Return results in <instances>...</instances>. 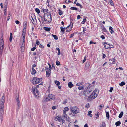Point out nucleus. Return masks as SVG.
Listing matches in <instances>:
<instances>
[{"label": "nucleus", "mask_w": 127, "mask_h": 127, "mask_svg": "<svg viewBox=\"0 0 127 127\" xmlns=\"http://www.w3.org/2000/svg\"><path fill=\"white\" fill-rule=\"evenodd\" d=\"M91 85L89 83L85 84V88L84 91L83 93V95L87 96L91 94L92 91V88L91 87Z\"/></svg>", "instance_id": "nucleus-1"}, {"label": "nucleus", "mask_w": 127, "mask_h": 127, "mask_svg": "<svg viewBox=\"0 0 127 127\" xmlns=\"http://www.w3.org/2000/svg\"><path fill=\"white\" fill-rule=\"evenodd\" d=\"M44 19L46 23H50L52 21L51 16L49 12L45 13L44 16Z\"/></svg>", "instance_id": "nucleus-2"}, {"label": "nucleus", "mask_w": 127, "mask_h": 127, "mask_svg": "<svg viewBox=\"0 0 127 127\" xmlns=\"http://www.w3.org/2000/svg\"><path fill=\"white\" fill-rule=\"evenodd\" d=\"M4 95H3L0 100V113H4Z\"/></svg>", "instance_id": "nucleus-3"}, {"label": "nucleus", "mask_w": 127, "mask_h": 127, "mask_svg": "<svg viewBox=\"0 0 127 127\" xmlns=\"http://www.w3.org/2000/svg\"><path fill=\"white\" fill-rule=\"evenodd\" d=\"M97 91H94L88 97V100L90 101H91L96 98L97 97Z\"/></svg>", "instance_id": "nucleus-4"}, {"label": "nucleus", "mask_w": 127, "mask_h": 127, "mask_svg": "<svg viewBox=\"0 0 127 127\" xmlns=\"http://www.w3.org/2000/svg\"><path fill=\"white\" fill-rule=\"evenodd\" d=\"M32 91L35 97L38 98L40 96L39 91L35 87H33L32 88Z\"/></svg>", "instance_id": "nucleus-5"}, {"label": "nucleus", "mask_w": 127, "mask_h": 127, "mask_svg": "<svg viewBox=\"0 0 127 127\" xmlns=\"http://www.w3.org/2000/svg\"><path fill=\"white\" fill-rule=\"evenodd\" d=\"M42 80L41 78L34 77L32 78L31 81V82H32L33 84H36L41 82Z\"/></svg>", "instance_id": "nucleus-6"}, {"label": "nucleus", "mask_w": 127, "mask_h": 127, "mask_svg": "<svg viewBox=\"0 0 127 127\" xmlns=\"http://www.w3.org/2000/svg\"><path fill=\"white\" fill-rule=\"evenodd\" d=\"M79 111V108L77 106L73 107L71 108V112L74 114L78 113Z\"/></svg>", "instance_id": "nucleus-7"}, {"label": "nucleus", "mask_w": 127, "mask_h": 127, "mask_svg": "<svg viewBox=\"0 0 127 127\" xmlns=\"http://www.w3.org/2000/svg\"><path fill=\"white\" fill-rule=\"evenodd\" d=\"M4 42L2 38L0 41V54H1L3 51L4 48Z\"/></svg>", "instance_id": "nucleus-8"}, {"label": "nucleus", "mask_w": 127, "mask_h": 127, "mask_svg": "<svg viewBox=\"0 0 127 127\" xmlns=\"http://www.w3.org/2000/svg\"><path fill=\"white\" fill-rule=\"evenodd\" d=\"M16 99L17 101V110H18L21 105L20 104V102L19 99V95H17L16 97Z\"/></svg>", "instance_id": "nucleus-9"}, {"label": "nucleus", "mask_w": 127, "mask_h": 127, "mask_svg": "<svg viewBox=\"0 0 127 127\" xmlns=\"http://www.w3.org/2000/svg\"><path fill=\"white\" fill-rule=\"evenodd\" d=\"M54 96L52 94H49L48 97H46V100L47 101L53 100L54 99Z\"/></svg>", "instance_id": "nucleus-10"}, {"label": "nucleus", "mask_w": 127, "mask_h": 127, "mask_svg": "<svg viewBox=\"0 0 127 127\" xmlns=\"http://www.w3.org/2000/svg\"><path fill=\"white\" fill-rule=\"evenodd\" d=\"M73 23L71 22L70 24L67 27V31L69 32L72 29L73 27Z\"/></svg>", "instance_id": "nucleus-11"}, {"label": "nucleus", "mask_w": 127, "mask_h": 127, "mask_svg": "<svg viewBox=\"0 0 127 127\" xmlns=\"http://www.w3.org/2000/svg\"><path fill=\"white\" fill-rule=\"evenodd\" d=\"M104 46L106 49H110V44H108L107 43L104 42L103 43Z\"/></svg>", "instance_id": "nucleus-12"}, {"label": "nucleus", "mask_w": 127, "mask_h": 127, "mask_svg": "<svg viewBox=\"0 0 127 127\" xmlns=\"http://www.w3.org/2000/svg\"><path fill=\"white\" fill-rule=\"evenodd\" d=\"M62 119L61 118L57 116L55 117L54 120H55L58 121L60 122L61 121Z\"/></svg>", "instance_id": "nucleus-13"}, {"label": "nucleus", "mask_w": 127, "mask_h": 127, "mask_svg": "<svg viewBox=\"0 0 127 127\" xmlns=\"http://www.w3.org/2000/svg\"><path fill=\"white\" fill-rule=\"evenodd\" d=\"M3 113H0V122H1V123L2 121L3 117Z\"/></svg>", "instance_id": "nucleus-14"}, {"label": "nucleus", "mask_w": 127, "mask_h": 127, "mask_svg": "<svg viewBox=\"0 0 127 127\" xmlns=\"http://www.w3.org/2000/svg\"><path fill=\"white\" fill-rule=\"evenodd\" d=\"M30 20L31 21L32 23L34 24V22H35V20H36V19L35 18H34L32 17V16L31 17Z\"/></svg>", "instance_id": "nucleus-15"}, {"label": "nucleus", "mask_w": 127, "mask_h": 127, "mask_svg": "<svg viewBox=\"0 0 127 127\" xmlns=\"http://www.w3.org/2000/svg\"><path fill=\"white\" fill-rule=\"evenodd\" d=\"M36 72V71L34 68H32V71H31V73L32 74H34Z\"/></svg>", "instance_id": "nucleus-16"}, {"label": "nucleus", "mask_w": 127, "mask_h": 127, "mask_svg": "<svg viewBox=\"0 0 127 127\" xmlns=\"http://www.w3.org/2000/svg\"><path fill=\"white\" fill-rule=\"evenodd\" d=\"M109 30L110 32L112 34L114 32V31L113 30V28L111 26H110L109 28Z\"/></svg>", "instance_id": "nucleus-17"}, {"label": "nucleus", "mask_w": 127, "mask_h": 127, "mask_svg": "<svg viewBox=\"0 0 127 127\" xmlns=\"http://www.w3.org/2000/svg\"><path fill=\"white\" fill-rule=\"evenodd\" d=\"M69 110V108L67 107H65L63 111V113H66V112Z\"/></svg>", "instance_id": "nucleus-18"}, {"label": "nucleus", "mask_w": 127, "mask_h": 127, "mask_svg": "<svg viewBox=\"0 0 127 127\" xmlns=\"http://www.w3.org/2000/svg\"><path fill=\"white\" fill-rule=\"evenodd\" d=\"M68 86L69 87L71 88L73 86V85L71 82H70L68 83Z\"/></svg>", "instance_id": "nucleus-19"}, {"label": "nucleus", "mask_w": 127, "mask_h": 127, "mask_svg": "<svg viewBox=\"0 0 127 127\" xmlns=\"http://www.w3.org/2000/svg\"><path fill=\"white\" fill-rule=\"evenodd\" d=\"M61 31L62 32V33L63 34L64 33V31L65 30V28L63 27H60Z\"/></svg>", "instance_id": "nucleus-20"}, {"label": "nucleus", "mask_w": 127, "mask_h": 127, "mask_svg": "<svg viewBox=\"0 0 127 127\" xmlns=\"http://www.w3.org/2000/svg\"><path fill=\"white\" fill-rule=\"evenodd\" d=\"M108 3L111 5H113V3L111 0H108Z\"/></svg>", "instance_id": "nucleus-21"}, {"label": "nucleus", "mask_w": 127, "mask_h": 127, "mask_svg": "<svg viewBox=\"0 0 127 127\" xmlns=\"http://www.w3.org/2000/svg\"><path fill=\"white\" fill-rule=\"evenodd\" d=\"M85 85H83L81 86H80L78 87V89L79 90H83L84 88H85Z\"/></svg>", "instance_id": "nucleus-22"}, {"label": "nucleus", "mask_w": 127, "mask_h": 127, "mask_svg": "<svg viewBox=\"0 0 127 127\" xmlns=\"http://www.w3.org/2000/svg\"><path fill=\"white\" fill-rule=\"evenodd\" d=\"M43 29L46 31H50V28L44 27H43Z\"/></svg>", "instance_id": "nucleus-23"}, {"label": "nucleus", "mask_w": 127, "mask_h": 127, "mask_svg": "<svg viewBox=\"0 0 127 127\" xmlns=\"http://www.w3.org/2000/svg\"><path fill=\"white\" fill-rule=\"evenodd\" d=\"M110 60H111L112 61V62L111 63L112 64H115V59L114 58H112L111 59H110Z\"/></svg>", "instance_id": "nucleus-24"}, {"label": "nucleus", "mask_w": 127, "mask_h": 127, "mask_svg": "<svg viewBox=\"0 0 127 127\" xmlns=\"http://www.w3.org/2000/svg\"><path fill=\"white\" fill-rule=\"evenodd\" d=\"M68 116L66 113H63V117L64 118H65Z\"/></svg>", "instance_id": "nucleus-25"}, {"label": "nucleus", "mask_w": 127, "mask_h": 127, "mask_svg": "<svg viewBox=\"0 0 127 127\" xmlns=\"http://www.w3.org/2000/svg\"><path fill=\"white\" fill-rule=\"evenodd\" d=\"M106 117L108 119H109V115L108 112H106Z\"/></svg>", "instance_id": "nucleus-26"}, {"label": "nucleus", "mask_w": 127, "mask_h": 127, "mask_svg": "<svg viewBox=\"0 0 127 127\" xmlns=\"http://www.w3.org/2000/svg\"><path fill=\"white\" fill-rule=\"evenodd\" d=\"M90 65L89 62L88 61L86 63L85 66L87 67H89L90 66Z\"/></svg>", "instance_id": "nucleus-27"}, {"label": "nucleus", "mask_w": 127, "mask_h": 127, "mask_svg": "<svg viewBox=\"0 0 127 127\" xmlns=\"http://www.w3.org/2000/svg\"><path fill=\"white\" fill-rule=\"evenodd\" d=\"M123 111H122L121 112L120 114H119L118 117L119 118H121L123 115Z\"/></svg>", "instance_id": "nucleus-28"}, {"label": "nucleus", "mask_w": 127, "mask_h": 127, "mask_svg": "<svg viewBox=\"0 0 127 127\" xmlns=\"http://www.w3.org/2000/svg\"><path fill=\"white\" fill-rule=\"evenodd\" d=\"M125 83L124 82L122 81L121 82V83L119 84V85L121 86H122L125 85Z\"/></svg>", "instance_id": "nucleus-29"}, {"label": "nucleus", "mask_w": 127, "mask_h": 127, "mask_svg": "<svg viewBox=\"0 0 127 127\" xmlns=\"http://www.w3.org/2000/svg\"><path fill=\"white\" fill-rule=\"evenodd\" d=\"M91 113L92 111H89L88 114V116H89L91 117H92V115L91 114Z\"/></svg>", "instance_id": "nucleus-30"}, {"label": "nucleus", "mask_w": 127, "mask_h": 127, "mask_svg": "<svg viewBox=\"0 0 127 127\" xmlns=\"http://www.w3.org/2000/svg\"><path fill=\"white\" fill-rule=\"evenodd\" d=\"M121 122L120 121H118L116 122L115 125L117 126H119L121 124Z\"/></svg>", "instance_id": "nucleus-31"}, {"label": "nucleus", "mask_w": 127, "mask_h": 127, "mask_svg": "<svg viewBox=\"0 0 127 127\" xmlns=\"http://www.w3.org/2000/svg\"><path fill=\"white\" fill-rule=\"evenodd\" d=\"M26 33H22V35L23 36V40H25V34H26Z\"/></svg>", "instance_id": "nucleus-32"}, {"label": "nucleus", "mask_w": 127, "mask_h": 127, "mask_svg": "<svg viewBox=\"0 0 127 127\" xmlns=\"http://www.w3.org/2000/svg\"><path fill=\"white\" fill-rule=\"evenodd\" d=\"M52 36L55 40H57L58 39V37L56 35H55L52 34Z\"/></svg>", "instance_id": "nucleus-33"}, {"label": "nucleus", "mask_w": 127, "mask_h": 127, "mask_svg": "<svg viewBox=\"0 0 127 127\" xmlns=\"http://www.w3.org/2000/svg\"><path fill=\"white\" fill-rule=\"evenodd\" d=\"M70 9L71 10H75L76 11H77L78 10L77 8L73 7H71Z\"/></svg>", "instance_id": "nucleus-34"}, {"label": "nucleus", "mask_w": 127, "mask_h": 127, "mask_svg": "<svg viewBox=\"0 0 127 127\" xmlns=\"http://www.w3.org/2000/svg\"><path fill=\"white\" fill-rule=\"evenodd\" d=\"M50 72V71L49 72H46L47 77H48L49 76Z\"/></svg>", "instance_id": "nucleus-35"}, {"label": "nucleus", "mask_w": 127, "mask_h": 127, "mask_svg": "<svg viewBox=\"0 0 127 127\" xmlns=\"http://www.w3.org/2000/svg\"><path fill=\"white\" fill-rule=\"evenodd\" d=\"M83 84V83L82 82H79L78 83L76 84V86H79L80 85H82Z\"/></svg>", "instance_id": "nucleus-36"}, {"label": "nucleus", "mask_w": 127, "mask_h": 127, "mask_svg": "<svg viewBox=\"0 0 127 127\" xmlns=\"http://www.w3.org/2000/svg\"><path fill=\"white\" fill-rule=\"evenodd\" d=\"M55 83L58 86L60 85V82L57 81H55Z\"/></svg>", "instance_id": "nucleus-37"}, {"label": "nucleus", "mask_w": 127, "mask_h": 127, "mask_svg": "<svg viewBox=\"0 0 127 127\" xmlns=\"http://www.w3.org/2000/svg\"><path fill=\"white\" fill-rule=\"evenodd\" d=\"M59 12H58V13H59V15H62V14H63V13L62 12V11L59 9Z\"/></svg>", "instance_id": "nucleus-38"}, {"label": "nucleus", "mask_w": 127, "mask_h": 127, "mask_svg": "<svg viewBox=\"0 0 127 127\" xmlns=\"http://www.w3.org/2000/svg\"><path fill=\"white\" fill-rule=\"evenodd\" d=\"M23 26L24 28H26L27 26V22H24L23 24Z\"/></svg>", "instance_id": "nucleus-39"}, {"label": "nucleus", "mask_w": 127, "mask_h": 127, "mask_svg": "<svg viewBox=\"0 0 127 127\" xmlns=\"http://www.w3.org/2000/svg\"><path fill=\"white\" fill-rule=\"evenodd\" d=\"M4 14L5 15H7V8H5L4 10Z\"/></svg>", "instance_id": "nucleus-40"}, {"label": "nucleus", "mask_w": 127, "mask_h": 127, "mask_svg": "<svg viewBox=\"0 0 127 127\" xmlns=\"http://www.w3.org/2000/svg\"><path fill=\"white\" fill-rule=\"evenodd\" d=\"M104 107V105L103 104H102L99 106V110H101L102 108H103Z\"/></svg>", "instance_id": "nucleus-41"}, {"label": "nucleus", "mask_w": 127, "mask_h": 127, "mask_svg": "<svg viewBox=\"0 0 127 127\" xmlns=\"http://www.w3.org/2000/svg\"><path fill=\"white\" fill-rule=\"evenodd\" d=\"M102 29L103 31V32H108V31L106 30V29L104 27H103L102 28Z\"/></svg>", "instance_id": "nucleus-42"}, {"label": "nucleus", "mask_w": 127, "mask_h": 127, "mask_svg": "<svg viewBox=\"0 0 127 127\" xmlns=\"http://www.w3.org/2000/svg\"><path fill=\"white\" fill-rule=\"evenodd\" d=\"M51 70H50V69L48 67L46 68L45 70L46 72H49V71L51 72Z\"/></svg>", "instance_id": "nucleus-43"}, {"label": "nucleus", "mask_w": 127, "mask_h": 127, "mask_svg": "<svg viewBox=\"0 0 127 127\" xmlns=\"http://www.w3.org/2000/svg\"><path fill=\"white\" fill-rule=\"evenodd\" d=\"M105 126V124L104 122H102V124L100 126V127H104Z\"/></svg>", "instance_id": "nucleus-44"}, {"label": "nucleus", "mask_w": 127, "mask_h": 127, "mask_svg": "<svg viewBox=\"0 0 127 127\" xmlns=\"http://www.w3.org/2000/svg\"><path fill=\"white\" fill-rule=\"evenodd\" d=\"M35 11L38 13L39 14L40 12V10L37 8H36L35 9Z\"/></svg>", "instance_id": "nucleus-45"}, {"label": "nucleus", "mask_w": 127, "mask_h": 127, "mask_svg": "<svg viewBox=\"0 0 127 127\" xmlns=\"http://www.w3.org/2000/svg\"><path fill=\"white\" fill-rule=\"evenodd\" d=\"M65 118H66V120L68 122L70 121V119L69 118V117L68 116Z\"/></svg>", "instance_id": "nucleus-46"}, {"label": "nucleus", "mask_w": 127, "mask_h": 127, "mask_svg": "<svg viewBox=\"0 0 127 127\" xmlns=\"http://www.w3.org/2000/svg\"><path fill=\"white\" fill-rule=\"evenodd\" d=\"M56 50L58 51V55H59L60 54V49L59 48H57Z\"/></svg>", "instance_id": "nucleus-47"}, {"label": "nucleus", "mask_w": 127, "mask_h": 127, "mask_svg": "<svg viewBox=\"0 0 127 127\" xmlns=\"http://www.w3.org/2000/svg\"><path fill=\"white\" fill-rule=\"evenodd\" d=\"M43 12L45 13V12H48V10L47 9H43Z\"/></svg>", "instance_id": "nucleus-48"}, {"label": "nucleus", "mask_w": 127, "mask_h": 127, "mask_svg": "<svg viewBox=\"0 0 127 127\" xmlns=\"http://www.w3.org/2000/svg\"><path fill=\"white\" fill-rule=\"evenodd\" d=\"M76 5L77 6H80L81 8H82V6L80 4L78 3H77Z\"/></svg>", "instance_id": "nucleus-49"}, {"label": "nucleus", "mask_w": 127, "mask_h": 127, "mask_svg": "<svg viewBox=\"0 0 127 127\" xmlns=\"http://www.w3.org/2000/svg\"><path fill=\"white\" fill-rule=\"evenodd\" d=\"M56 65L57 66H58L60 64V63L59 61H56Z\"/></svg>", "instance_id": "nucleus-50"}, {"label": "nucleus", "mask_w": 127, "mask_h": 127, "mask_svg": "<svg viewBox=\"0 0 127 127\" xmlns=\"http://www.w3.org/2000/svg\"><path fill=\"white\" fill-rule=\"evenodd\" d=\"M10 15H11V14H10V13H9V14H8V18H7V21H8L10 18Z\"/></svg>", "instance_id": "nucleus-51"}, {"label": "nucleus", "mask_w": 127, "mask_h": 127, "mask_svg": "<svg viewBox=\"0 0 127 127\" xmlns=\"http://www.w3.org/2000/svg\"><path fill=\"white\" fill-rule=\"evenodd\" d=\"M36 46H35L31 49V50L32 51H34L35 49H36Z\"/></svg>", "instance_id": "nucleus-52"}, {"label": "nucleus", "mask_w": 127, "mask_h": 127, "mask_svg": "<svg viewBox=\"0 0 127 127\" xmlns=\"http://www.w3.org/2000/svg\"><path fill=\"white\" fill-rule=\"evenodd\" d=\"M22 33H26V28H23Z\"/></svg>", "instance_id": "nucleus-53"}, {"label": "nucleus", "mask_w": 127, "mask_h": 127, "mask_svg": "<svg viewBox=\"0 0 127 127\" xmlns=\"http://www.w3.org/2000/svg\"><path fill=\"white\" fill-rule=\"evenodd\" d=\"M86 19L85 18H84L82 22L81 23L82 24H84L85 22L86 21Z\"/></svg>", "instance_id": "nucleus-54"}, {"label": "nucleus", "mask_w": 127, "mask_h": 127, "mask_svg": "<svg viewBox=\"0 0 127 127\" xmlns=\"http://www.w3.org/2000/svg\"><path fill=\"white\" fill-rule=\"evenodd\" d=\"M71 2L69 0H66L65 1V2L66 3H68Z\"/></svg>", "instance_id": "nucleus-55"}, {"label": "nucleus", "mask_w": 127, "mask_h": 127, "mask_svg": "<svg viewBox=\"0 0 127 127\" xmlns=\"http://www.w3.org/2000/svg\"><path fill=\"white\" fill-rule=\"evenodd\" d=\"M113 89V88L112 87L110 88V89L109 90V92H112Z\"/></svg>", "instance_id": "nucleus-56"}, {"label": "nucleus", "mask_w": 127, "mask_h": 127, "mask_svg": "<svg viewBox=\"0 0 127 127\" xmlns=\"http://www.w3.org/2000/svg\"><path fill=\"white\" fill-rule=\"evenodd\" d=\"M23 40V42L22 43L21 47H24V43H25V40Z\"/></svg>", "instance_id": "nucleus-57"}, {"label": "nucleus", "mask_w": 127, "mask_h": 127, "mask_svg": "<svg viewBox=\"0 0 127 127\" xmlns=\"http://www.w3.org/2000/svg\"><path fill=\"white\" fill-rule=\"evenodd\" d=\"M48 64L49 66V68L50 70H51L52 68L51 65L49 63H48Z\"/></svg>", "instance_id": "nucleus-58"}, {"label": "nucleus", "mask_w": 127, "mask_h": 127, "mask_svg": "<svg viewBox=\"0 0 127 127\" xmlns=\"http://www.w3.org/2000/svg\"><path fill=\"white\" fill-rule=\"evenodd\" d=\"M100 37L103 39H105V37L103 35H101V36Z\"/></svg>", "instance_id": "nucleus-59"}, {"label": "nucleus", "mask_w": 127, "mask_h": 127, "mask_svg": "<svg viewBox=\"0 0 127 127\" xmlns=\"http://www.w3.org/2000/svg\"><path fill=\"white\" fill-rule=\"evenodd\" d=\"M39 47L42 48H44L43 46L41 44H40L39 46Z\"/></svg>", "instance_id": "nucleus-60"}, {"label": "nucleus", "mask_w": 127, "mask_h": 127, "mask_svg": "<svg viewBox=\"0 0 127 127\" xmlns=\"http://www.w3.org/2000/svg\"><path fill=\"white\" fill-rule=\"evenodd\" d=\"M36 44L37 45H39L40 44L39 42L38 41V40H37L36 42Z\"/></svg>", "instance_id": "nucleus-61"}, {"label": "nucleus", "mask_w": 127, "mask_h": 127, "mask_svg": "<svg viewBox=\"0 0 127 127\" xmlns=\"http://www.w3.org/2000/svg\"><path fill=\"white\" fill-rule=\"evenodd\" d=\"M74 34H75V33L72 34L71 35H70V38H71L74 35Z\"/></svg>", "instance_id": "nucleus-62"}, {"label": "nucleus", "mask_w": 127, "mask_h": 127, "mask_svg": "<svg viewBox=\"0 0 127 127\" xmlns=\"http://www.w3.org/2000/svg\"><path fill=\"white\" fill-rule=\"evenodd\" d=\"M80 18H81V17H80V15H78L77 16V19H80Z\"/></svg>", "instance_id": "nucleus-63"}, {"label": "nucleus", "mask_w": 127, "mask_h": 127, "mask_svg": "<svg viewBox=\"0 0 127 127\" xmlns=\"http://www.w3.org/2000/svg\"><path fill=\"white\" fill-rule=\"evenodd\" d=\"M114 46L112 45H110V48H114Z\"/></svg>", "instance_id": "nucleus-64"}]
</instances>
